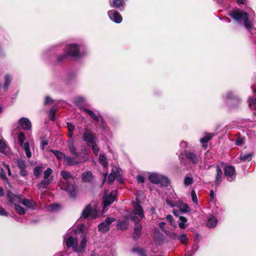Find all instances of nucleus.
Wrapping results in <instances>:
<instances>
[{"label": "nucleus", "mask_w": 256, "mask_h": 256, "mask_svg": "<svg viewBox=\"0 0 256 256\" xmlns=\"http://www.w3.org/2000/svg\"><path fill=\"white\" fill-rule=\"evenodd\" d=\"M98 216L99 210L98 208V203L96 202H92L84 208L80 218L84 219L88 218L94 219Z\"/></svg>", "instance_id": "4"}, {"label": "nucleus", "mask_w": 256, "mask_h": 256, "mask_svg": "<svg viewBox=\"0 0 256 256\" xmlns=\"http://www.w3.org/2000/svg\"><path fill=\"white\" fill-rule=\"evenodd\" d=\"M194 182L193 178L190 176H186L184 180V184L186 186H188L192 184Z\"/></svg>", "instance_id": "42"}, {"label": "nucleus", "mask_w": 256, "mask_h": 256, "mask_svg": "<svg viewBox=\"0 0 256 256\" xmlns=\"http://www.w3.org/2000/svg\"><path fill=\"white\" fill-rule=\"evenodd\" d=\"M165 225H166V223L164 222H161L159 224V226H160V228L161 229V230L163 232H164L166 234H168V230H167L165 228V227H164Z\"/></svg>", "instance_id": "48"}, {"label": "nucleus", "mask_w": 256, "mask_h": 256, "mask_svg": "<svg viewBox=\"0 0 256 256\" xmlns=\"http://www.w3.org/2000/svg\"><path fill=\"white\" fill-rule=\"evenodd\" d=\"M243 140L240 138H239L236 140V145L240 146L243 143Z\"/></svg>", "instance_id": "61"}, {"label": "nucleus", "mask_w": 256, "mask_h": 256, "mask_svg": "<svg viewBox=\"0 0 256 256\" xmlns=\"http://www.w3.org/2000/svg\"><path fill=\"white\" fill-rule=\"evenodd\" d=\"M8 148L3 140H0V152L3 154H6L8 151Z\"/></svg>", "instance_id": "34"}, {"label": "nucleus", "mask_w": 256, "mask_h": 256, "mask_svg": "<svg viewBox=\"0 0 256 256\" xmlns=\"http://www.w3.org/2000/svg\"><path fill=\"white\" fill-rule=\"evenodd\" d=\"M111 6L121 10L125 5L124 0H110Z\"/></svg>", "instance_id": "18"}, {"label": "nucleus", "mask_w": 256, "mask_h": 256, "mask_svg": "<svg viewBox=\"0 0 256 256\" xmlns=\"http://www.w3.org/2000/svg\"><path fill=\"white\" fill-rule=\"evenodd\" d=\"M148 180L154 184H160L164 186H167L170 183L167 177L158 173L150 174L149 175Z\"/></svg>", "instance_id": "6"}, {"label": "nucleus", "mask_w": 256, "mask_h": 256, "mask_svg": "<svg viewBox=\"0 0 256 256\" xmlns=\"http://www.w3.org/2000/svg\"><path fill=\"white\" fill-rule=\"evenodd\" d=\"M64 242L68 248H72L74 252L80 253L82 252L85 248L87 240L86 236L84 235L82 237L80 246H78V238L72 236H69L66 239H64Z\"/></svg>", "instance_id": "3"}, {"label": "nucleus", "mask_w": 256, "mask_h": 256, "mask_svg": "<svg viewBox=\"0 0 256 256\" xmlns=\"http://www.w3.org/2000/svg\"><path fill=\"white\" fill-rule=\"evenodd\" d=\"M55 112L56 110L54 108H52L50 110V118L52 121H54L56 120L54 116Z\"/></svg>", "instance_id": "44"}, {"label": "nucleus", "mask_w": 256, "mask_h": 256, "mask_svg": "<svg viewBox=\"0 0 256 256\" xmlns=\"http://www.w3.org/2000/svg\"><path fill=\"white\" fill-rule=\"evenodd\" d=\"M67 126L70 132H72L74 129V126L73 125L72 123L68 122Z\"/></svg>", "instance_id": "55"}, {"label": "nucleus", "mask_w": 256, "mask_h": 256, "mask_svg": "<svg viewBox=\"0 0 256 256\" xmlns=\"http://www.w3.org/2000/svg\"><path fill=\"white\" fill-rule=\"evenodd\" d=\"M166 218L171 225L174 224V220H173V218H172V216H171L170 214H168L166 216Z\"/></svg>", "instance_id": "52"}, {"label": "nucleus", "mask_w": 256, "mask_h": 256, "mask_svg": "<svg viewBox=\"0 0 256 256\" xmlns=\"http://www.w3.org/2000/svg\"><path fill=\"white\" fill-rule=\"evenodd\" d=\"M134 250L137 252L139 256H146V250L140 248H135Z\"/></svg>", "instance_id": "38"}, {"label": "nucleus", "mask_w": 256, "mask_h": 256, "mask_svg": "<svg viewBox=\"0 0 256 256\" xmlns=\"http://www.w3.org/2000/svg\"><path fill=\"white\" fill-rule=\"evenodd\" d=\"M136 180L139 183H144L145 182L144 177L142 175H138L136 176Z\"/></svg>", "instance_id": "50"}, {"label": "nucleus", "mask_w": 256, "mask_h": 256, "mask_svg": "<svg viewBox=\"0 0 256 256\" xmlns=\"http://www.w3.org/2000/svg\"><path fill=\"white\" fill-rule=\"evenodd\" d=\"M232 92H228L224 96V98L226 100H230L232 98Z\"/></svg>", "instance_id": "56"}, {"label": "nucleus", "mask_w": 256, "mask_h": 256, "mask_svg": "<svg viewBox=\"0 0 256 256\" xmlns=\"http://www.w3.org/2000/svg\"><path fill=\"white\" fill-rule=\"evenodd\" d=\"M249 106L252 110H256V98H250L248 100Z\"/></svg>", "instance_id": "40"}, {"label": "nucleus", "mask_w": 256, "mask_h": 256, "mask_svg": "<svg viewBox=\"0 0 256 256\" xmlns=\"http://www.w3.org/2000/svg\"><path fill=\"white\" fill-rule=\"evenodd\" d=\"M100 164L102 166L104 169L107 168L108 162L107 161H98Z\"/></svg>", "instance_id": "59"}, {"label": "nucleus", "mask_w": 256, "mask_h": 256, "mask_svg": "<svg viewBox=\"0 0 256 256\" xmlns=\"http://www.w3.org/2000/svg\"><path fill=\"white\" fill-rule=\"evenodd\" d=\"M53 171L50 168H48L44 172V178L42 180V184L48 185L52 183L54 180L52 176Z\"/></svg>", "instance_id": "10"}, {"label": "nucleus", "mask_w": 256, "mask_h": 256, "mask_svg": "<svg viewBox=\"0 0 256 256\" xmlns=\"http://www.w3.org/2000/svg\"><path fill=\"white\" fill-rule=\"evenodd\" d=\"M84 140L86 142L88 146L93 144L96 142V137L94 136L90 131L86 129L84 134Z\"/></svg>", "instance_id": "12"}, {"label": "nucleus", "mask_w": 256, "mask_h": 256, "mask_svg": "<svg viewBox=\"0 0 256 256\" xmlns=\"http://www.w3.org/2000/svg\"><path fill=\"white\" fill-rule=\"evenodd\" d=\"M18 140L20 146L24 150L27 158H30L32 157V152L30 150V143L27 141L24 143L25 136L22 132H20L18 136Z\"/></svg>", "instance_id": "8"}, {"label": "nucleus", "mask_w": 256, "mask_h": 256, "mask_svg": "<svg viewBox=\"0 0 256 256\" xmlns=\"http://www.w3.org/2000/svg\"><path fill=\"white\" fill-rule=\"evenodd\" d=\"M177 196L176 193L172 194L166 200V204L169 205L170 207L173 208L174 206H177L178 201L176 200L177 199Z\"/></svg>", "instance_id": "17"}, {"label": "nucleus", "mask_w": 256, "mask_h": 256, "mask_svg": "<svg viewBox=\"0 0 256 256\" xmlns=\"http://www.w3.org/2000/svg\"><path fill=\"white\" fill-rule=\"evenodd\" d=\"M184 155L186 158L189 160H196L200 158L199 154L194 150H186L184 152Z\"/></svg>", "instance_id": "19"}, {"label": "nucleus", "mask_w": 256, "mask_h": 256, "mask_svg": "<svg viewBox=\"0 0 256 256\" xmlns=\"http://www.w3.org/2000/svg\"><path fill=\"white\" fill-rule=\"evenodd\" d=\"M48 142L46 140L43 139L41 140V144H42V150L44 149V147L45 146L48 145Z\"/></svg>", "instance_id": "58"}, {"label": "nucleus", "mask_w": 256, "mask_h": 256, "mask_svg": "<svg viewBox=\"0 0 256 256\" xmlns=\"http://www.w3.org/2000/svg\"><path fill=\"white\" fill-rule=\"evenodd\" d=\"M190 194L192 202L194 203H198V200L195 191L194 190H192Z\"/></svg>", "instance_id": "43"}, {"label": "nucleus", "mask_w": 256, "mask_h": 256, "mask_svg": "<svg viewBox=\"0 0 256 256\" xmlns=\"http://www.w3.org/2000/svg\"><path fill=\"white\" fill-rule=\"evenodd\" d=\"M21 204L28 209L34 210L36 208V204L32 199L22 198Z\"/></svg>", "instance_id": "16"}, {"label": "nucleus", "mask_w": 256, "mask_h": 256, "mask_svg": "<svg viewBox=\"0 0 256 256\" xmlns=\"http://www.w3.org/2000/svg\"><path fill=\"white\" fill-rule=\"evenodd\" d=\"M2 163H3L2 162ZM4 164V168H0V177H1L3 180H6L8 182V179L6 176V170H7L8 174V175H10V170L9 166L8 165H6L4 164Z\"/></svg>", "instance_id": "22"}, {"label": "nucleus", "mask_w": 256, "mask_h": 256, "mask_svg": "<svg viewBox=\"0 0 256 256\" xmlns=\"http://www.w3.org/2000/svg\"><path fill=\"white\" fill-rule=\"evenodd\" d=\"M90 146H91L92 147V148L94 154L96 155H97L98 153L99 148H98L97 145L96 144V142L94 144H93L90 145Z\"/></svg>", "instance_id": "47"}, {"label": "nucleus", "mask_w": 256, "mask_h": 256, "mask_svg": "<svg viewBox=\"0 0 256 256\" xmlns=\"http://www.w3.org/2000/svg\"><path fill=\"white\" fill-rule=\"evenodd\" d=\"M83 110L85 112L88 113V115L90 116V118L92 119H93L94 120H95L96 122L99 121L98 116H97L94 112H92V110H91L89 109L86 108H84Z\"/></svg>", "instance_id": "28"}, {"label": "nucleus", "mask_w": 256, "mask_h": 256, "mask_svg": "<svg viewBox=\"0 0 256 256\" xmlns=\"http://www.w3.org/2000/svg\"><path fill=\"white\" fill-rule=\"evenodd\" d=\"M44 167L43 166H36L34 170V173L35 176H38L42 172Z\"/></svg>", "instance_id": "36"}, {"label": "nucleus", "mask_w": 256, "mask_h": 256, "mask_svg": "<svg viewBox=\"0 0 256 256\" xmlns=\"http://www.w3.org/2000/svg\"><path fill=\"white\" fill-rule=\"evenodd\" d=\"M218 224L217 219L213 216H210L206 223V226L209 228H214Z\"/></svg>", "instance_id": "24"}, {"label": "nucleus", "mask_w": 256, "mask_h": 256, "mask_svg": "<svg viewBox=\"0 0 256 256\" xmlns=\"http://www.w3.org/2000/svg\"><path fill=\"white\" fill-rule=\"evenodd\" d=\"M92 178V173L90 172H86L82 175V179L84 182H88L90 181Z\"/></svg>", "instance_id": "30"}, {"label": "nucleus", "mask_w": 256, "mask_h": 256, "mask_svg": "<svg viewBox=\"0 0 256 256\" xmlns=\"http://www.w3.org/2000/svg\"><path fill=\"white\" fill-rule=\"evenodd\" d=\"M144 216V211L142 206L136 204L134 205V211L131 213L129 217L136 224L138 223Z\"/></svg>", "instance_id": "7"}, {"label": "nucleus", "mask_w": 256, "mask_h": 256, "mask_svg": "<svg viewBox=\"0 0 256 256\" xmlns=\"http://www.w3.org/2000/svg\"><path fill=\"white\" fill-rule=\"evenodd\" d=\"M128 221L127 219L124 220H119L117 226L118 229L126 230L128 228Z\"/></svg>", "instance_id": "26"}, {"label": "nucleus", "mask_w": 256, "mask_h": 256, "mask_svg": "<svg viewBox=\"0 0 256 256\" xmlns=\"http://www.w3.org/2000/svg\"><path fill=\"white\" fill-rule=\"evenodd\" d=\"M0 216H8V212L1 206H0Z\"/></svg>", "instance_id": "54"}, {"label": "nucleus", "mask_w": 256, "mask_h": 256, "mask_svg": "<svg viewBox=\"0 0 256 256\" xmlns=\"http://www.w3.org/2000/svg\"><path fill=\"white\" fill-rule=\"evenodd\" d=\"M8 198L10 202L13 204L14 206L18 204H21L22 199L20 196H16L12 193L8 194Z\"/></svg>", "instance_id": "14"}, {"label": "nucleus", "mask_w": 256, "mask_h": 256, "mask_svg": "<svg viewBox=\"0 0 256 256\" xmlns=\"http://www.w3.org/2000/svg\"><path fill=\"white\" fill-rule=\"evenodd\" d=\"M115 220V218H106L105 221L104 222H105L106 223V224H108V226H109V225L112 223V222L114 221Z\"/></svg>", "instance_id": "53"}, {"label": "nucleus", "mask_w": 256, "mask_h": 256, "mask_svg": "<svg viewBox=\"0 0 256 256\" xmlns=\"http://www.w3.org/2000/svg\"><path fill=\"white\" fill-rule=\"evenodd\" d=\"M252 158V153L242 154L240 156V160H248Z\"/></svg>", "instance_id": "39"}, {"label": "nucleus", "mask_w": 256, "mask_h": 256, "mask_svg": "<svg viewBox=\"0 0 256 256\" xmlns=\"http://www.w3.org/2000/svg\"><path fill=\"white\" fill-rule=\"evenodd\" d=\"M172 240H176L178 238V236L174 232H171L168 231V234H166Z\"/></svg>", "instance_id": "45"}, {"label": "nucleus", "mask_w": 256, "mask_h": 256, "mask_svg": "<svg viewBox=\"0 0 256 256\" xmlns=\"http://www.w3.org/2000/svg\"><path fill=\"white\" fill-rule=\"evenodd\" d=\"M229 15L240 24H243L247 30H250L252 24L249 20L248 14L240 9H236L230 12Z\"/></svg>", "instance_id": "2"}, {"label": "nucleus", "mask_w": 256, "mask_h": 256, "mask_svg": "<svg viewBox=\"0 0 256 256\" xmlns=\"http://www.w3.org/2000/svg\"><path fill=\"white\" fill-rule=\"evenodd\" d=\"M4 89L5 92H6L12 81L11 76L9 74H6L4 76Z\"/></svg>", "instance_id": "27"}, {"label": "nucleus", "mask_w": 256, "mask_h": 256, "mask_svg": "<svg viewBox=\"0 0 256 256\" xmlns=\"http://www.w3.org/2000/svg\"><path fill=\"white\" fill-rule=\"evenodd\" d=\"M224 174L229 182L232 181L235 178V170L234 166H226L224 168Z\"/></svg>", "instance_id": "13"}, {"label": "nucleus", "mask_w": 256, "mask_h": 256, "mask_svg": "<svg viewBox=\"0 0 256 256\" xmlns=\"http://www.w3.org/2000/svg\"><path fill=\"white\" fill-rule=\"evenodd\" d=\"M68 146L72 154L74 156L78 155L76 148L74 146V140L72 139H70L68 141Z\"/></svg>", "instance_id": "23"}, {"label": "nucleus", "mask_w": 256, "mask_h": 256, "mask_svg": "<svg viewBox=\"0 0 256 256\" xmlns=\"http://www.w3.org/2000/svg\"><path fill=\"white\" fill-rule=\"evenodd\" d=\"M4 189L2 187L0 186V196H4Z\"/></svg>", "instance_id": "63"}, {"label": "nucleus", "mask_w": 256, "mask_h": 256, "mask_svg": "<svg viewBox=\"0 0 256 256\" xmlns=\"http://www.w3.org/2000/svg\"><path fill=\"white\" fill-rule=\"evenodd\" d=\"M52 152L54 156L59 160H62L65 158L64 154L58 150H52Z\"/></svg>", "instance_id": "37"}, {"label": "nucleus", "mask_w": 256, "mask_h": 256, "mask_svg": "<svg viewBox=\"0 0 256 256\" xmlns=\"http://www.w3.org/2000/svg\"><path fill=\"white\" fill-rule=\"evenodd\" d=\"M66 51L67 54L60 56L58 58V62L63 60L67 57L68 55L74 58H78L80 56L78 46L76 44H72L67 45L66 48Z\"/></svg>", "instance_id": "5"}, {"label": "nucleus", "mask_w": 256, "mask_h": 256, "mask_svg": "<svg viewBox=\"0 0 256 256\" xmlns=\"http://www.w3.org/2000/svg\"><path fill=\"white\" fill-rule=\"evenodd\" d=\"M213 134H206L203 138L200 140V142L204 147L206 146V144L212 138Z\"/></svg>", "instance_id": "32"}, {"label": "nucleus", "mask_w": 256, "mask_h": 256, "mask_svg": "<svg viewBox=\"0 0 256 256\" xmlns=\"http://www.w3.org/2000/svg\"><path fill=\"white\" fill-rule=\"evenodd\" d=\"M188 146V144L186 142H182L180 143V146L182 148H186Z\"/></svg>", "instance_id": "62"}, {"label": "nucleus", "mask_w": 256, "mask_h": 256, "mask_svg": "<svg viewBox=\"0 0 256 256\" xmlns=\"http://www.w3.org/2000/svg\"><path fill=\"white\" fill-rule=\"evenodd\" d=\"M18 122L22 128L25 130H31L32 124L30 120L26 118H20Z\"/></svg>", "instance_id": "15"}, {"label": "nucleus", "mask_w": 256, "mask_h": 256, "mask_svg": "<svg viewBox=\"0 0 256 256\" xmlns=\"http://www.w3.org/2000/svg\"><path fill=\"white\" fill-rule=\"evenodd\" d=\"M142 230V226L140 224H136L134 228V238L136 239L140 235Z\"/></svg>", "instance_id": "29"}, {"label": "nucleus", "mask_w": 256, "mask_h": 256, "mask_svg": "<svg viewBox=\"0 0 256 256\" xmlns=\"http://www.w3.org/2000/svg\"><path fill=\"white\" fill-rule=\"evenodd\" d=\"M177 207L182 213H186L190 211V208L188 204H184L180 200H178Z\"/></svg>", "instance_id": "20"}, {"label": "nucleus", "mask_w": 256, "mask_h": 256, "mask_svg": "<svg viewBox=\"0 0 256 256\" xmlns=\"http://www.w3.org/2000/svg\"><path fill=\"white\" fill-rule=\"evenodd\" d=\"M78 164V161H64V164L66 166H72Z\"/></svg>", "instance_id": "51"}, {"label": "nucleus", "mask_w": 256, "mask_h": 256, "mask_svg": "<svg viewBox=\"0 0 256 256\" xmlns=\"http://www.w3.org/2000/svg\"><path fill=\"white\" fill-rule=\"evenodd\" d=\"M109 229V226L105 222H102L98 225V230L102 232H106Z\"/></svg>", "instance_id": "33"}, {"label": "nucleus", "mask_w": 256, "mask_h": 256, "mask_svg": "<svg viewBox=\"0 0 256 256\" xmlns=\"http://www.w3.org/2000/svg\"><path fill=\"white\" fill-rule=\"evenodd\" d=\"M116 196V192L112 191L108 195L104 194L102 199V202L104 204L103 212L106 211V208L107 206L112 204Z\"/></svg>", "instance_id": "9"}, {"label": "nucleus", "mask_w": 256, "mask_h": 256, "mask_svg": "<svg viewBox=\"0 0 256 256\" xmlns=\"http://www.w3.org/2000/svg\"><path fill=\"white\" fill-rule=\"evenodd\" d=\"M58 208V205L57 204H54L50 205L48 208V210L50 212L56 211Z\"/></svg>", "instance_id": "46"}, {"label": "nucleus", "mask_w": 256, "mask_h": 256, "mask_svg": "<svg viewBox=\"0 0 256 256\" xmlns=\"http://www.w3.org/2000/svg\"><path fill=\"white\" fill-rule=\"evenodd\" d=\"M61 176L64 179V181L60 180L59 182L61 189L67 192L72 197L76 196V188L73 184L74 180L72 174L68 172L63 170L61 172Z\"/></svg>", "instance_id": "1"}, {"label": "nucleus", "mask_w": 256, "mask_h": 256, "mask_svg": "<svg viewBox=\"0 0 256 256\" xmlns=\"http://www.w3.org/2000/svg\"><path fill=\"white\" fill-rule=\"evenodd\" d=\"M54 100L49 96H47L46 97L44 104L45 105H49L53 103Z\"/></svg>", "instance_id": "49"}, {"label": "nucleus", "mask_w": 256, "mask_h": 256, "mask_svg": "<svg viewBox=\"0 0 256 256\" xmlns=\"http://www.w3.org/2000/svg\"><path fill=\"white\" fill-rule=\"evenodd\" d=\"M198 242H196V240H195V241H194V244L193 246V250H192V254H194L198 250Z\"/></svg>", "instance_id": "57"}, {"label": "nucleus", "mask_w": 256, "mask_h": 256, "mask_svg": "<svg viewBox=\"0 0 256 256\" xmlns=\"http://www.w3.org/2000/svg\"><path fill=\"white\" fill-rule=\"evenodd\" d=\"M84 101V98L82 96H78L76 99V102L77 103H80Z\"/></svg>", "instance_id": "60"}, {"label": "nucleus", "mask_w": 256, "mask_h": 256, "mask_svg": "<svg viewBox=\"0 0 256 256\" xmlns=\"http://www.w3.org/2000/svg\"><path fill=\"white\" fill-rule=\"evenodd\" d=\"M110 18L116 23L120 24L122 20V18L120 13L114 10H109L108 12Z\"/></svg>", "instance_id": "11"}, {"label": "nucleus", "mask_w": 256, "mask_h": 256, "mask_svg": "<svg viewBox=\"0 0 256 256\" xmlns=\"http://www.w3.org/2000/svg\"><path fill=\"white\" fill-rule=\"evenodd\" d=\"M119 175V172L116 169V170H112L110 174L108 176V182L110 184L112 183Z\"/></svg>", "instance_id": "25"}, {"label": "nucleus", "mask_w": 256, "mask_h": 256, "mask_svg": "<svg viewBox=\"0 0 256 256\" xmlns=\"http://www.w3.org/2000/svg\"><path fill=\"white\" fill-rule=\"evenodd\" d=\"M222 172L220 168L217 166H216V176L215 182L217 186H219L222 180Z\"/></svg>", "instance_id": "21"}, {"label": "nucleus", "mask_w": 256, "mask_h": 256, "mask_svg": "<svg viewBox=\"0 0 256 256\" xmlns=\"http://www.w3.org/2000/svg\"><path fill=\"white\" fill-rule=\"evenodd\" d=\"M179 219L180 220V222L178 224V226H179L180 228L184 229V228H186L188 226V224H187V222H188L187 218L184 216H180V217Z\"/></svg>", "instance_id": "31"}, {"label": "nucleus", "mask_w": 256, "mask_h": 256, "mask_svg": "<svg viewBox=\"0 0 256 256\" xmlns=\"http://www.w3.org/2000/svg\"><path fill=\"white\" fill-rule=\"evenodd\" d=\"M178 239L182 244H186L188 240L187 236L186 234H184L178 236Z\"/></svg>", "instance_id": "41"}, {"label": "nucleus", "mask_w": 256, "mask_h": 256, "mask_svg": "<svg viewBox=\"0 0 256 256\" xmlns=\"http://www.w3.org/2000/svg\"><path fill=\"white\" fill-rule=\"evenodd\" d=\"M246 2V0H237V2L238 4H244Z\"/></svg>", "instance_id": "64"}, {"label": "nucleus", "mask_w": 256, "mask_h": 256, "mask_svg": "<svg viewBox=\"0 0 256 256\" xmlns=\"http://www.w3.org/2000/svg\"><path fill=\"white\" fill-rule=\"evenodd\" d=\"M15 206V210L16 212L20 214V215H24L26 212V210L22 206H20L19 204H16Z\"/></svg>", "instance_id": "35"}]
</instances>
